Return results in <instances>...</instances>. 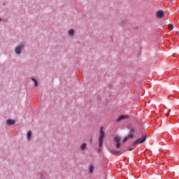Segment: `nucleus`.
<instances>
[{
  "instance_id": "a211bd4d",
  "label": "nucleus",
  "mask_w": 179,
  "mask_h": 179,
  "mask_svg": "<svg viewBox=\"0 0 179 179\" xmlns=\"http://www.w3.org/2000/svg\"><path fill=\"white\" fill-rule=\"evenodd\" d=\"M0 22H1V18H0Z\"/></svg>"
},
{
  "instance_id": "f3484780",
  "label": "nucleus",
  "mask_w": 179,
  "mask_h": 179,
  "mask_svg": "<svg viewBox=\"0 0 179 179\" xmlns=\"http://www.w3.org/2000/svg\"><path fill=\"white\" fill-rule=\"evenodd\" d=\"M131 150H134V148H131L129 149V151H131Z\"/></svg>"
},
{
  "instance_id": "39448f33",
  "label": "nucleus",
  "mask_w": 179,
  "mask_h": 179,
  "mask_svg": "<svg viewBox=\"0 0 179 179\" xmlns=\"http://www.w3.org/2000/svg\"><path fill=\"white\" fill-rule=\"evenodd\" d=\"M110 152L112 155H117V156H120V155H122V153H125V151H117V150H110Z\"/></svg>"
},
{
  "instance_id": "9b49d317",
  "label": "nucleus",
  "mask_w": 179,
  "mask_h": 179,
  "mask_svg": "<svg viewBox=\"0 0 179 179\" xmlns=\"http://www.w3.org/2000/svg\"><path fill=\"white\" fill-rule=\"evenodd\" d=\"M31 80H33L35 87H37L38 86V82L37 81V80H36V78H32Z\"/></svg>"
},
{
  "instance_id": "7ed1b4c3",
  "label": "nucleus",
  "mask_w": 179,
  "mask_h": 179,
  "mask_svg": "<svg viewBox=\"0 0 179 179\" xmlns=\"http://www.w3.org/2000/svg\"><path fill=\"white\" fill-rule=\"evenodd\" d=\"M146 141V135L143 136L141 138H138L135 141H134L133 145H138V143H143Z\"/></svg>"
},
{
  "instance_id": "6e6552de",
  "label": "nucleus",
  "mask_w": 179,
  "mask_h": 179,
  "mask_svg": "<svg viewBox=\"0 0 179 179\" xmlns=\"http://www.w3.org/2000/svg\"><path fill=\"white\" fill-rule=\"evenodd\" d=\"M80 149L82 150H86L87 149V144L86 143H83L81 145H80Z\"/></svg>"
},
{
  "instance_id": "20e7f679",
  "label": "nucleus",
  "mask_w": 179,
  "mask_h": 179,
  "mask_svg": "<svg viewBox=\"0 0 179 179\" xmlns=\"http://www.w3.org/2000/svg\"><path fill=\"white\" fill-rule=\"evenodd\" d=\"M24 47V44H21L20 45L17 46V47L15 48V54H17V55L20 54V52H22V50H23Z\"/></svg>"
},
{
  "instance_id": "2eb2a0df",
  "label": "nucleus",
  "mask_w": 179,
  "mask_h": 179,
  "mask_svg": "<svg viewBox=\"0 0 179 179\" xmlns=\"http://www.w3.org/2000/svg\"><path fill=\"white\" fill-rule=\"evenodd\" d=\"M169 30H173V29H174V26L172 24H169Z\"/></svg>"
},
{
  "instance_id": "0eeeda50",
  "label": "nucleus",
  "mask_w": 179,
  "mask_h": 179,
  "mask_svg": "<svg viewBox=\"0 0 179 179\" xmlns=\"http://www.w3.org/2000/svg\"><path fill=\"white\" fill-rule=\"evenodd\" d=\"M125 118H128V116L127 115H120L117 119V122H120V121H122V120H125Z\"/></svg>"
},
{
  "instance_id": "ddd939ff",
  "label": "nucleus",
  "mask_w": 179,
  "mask_h": 179,
  "mask_svg": "<svg viewBox=\"0 0 179 179\" xmlns=\"http://www.w3.org/2000/svg\"><path fill=\"white\" fill-rule=\"evenodd\" d=\"M31 138V131H29L27 132V139L30 141V138Z\"/></svg>"
},
{
  "instance_id": "dca6fc26",
  "label": "nucleus",
  "mask_w": 179,
  "mask_h": 179,
  "mask_svg": "<svg viewBox=\"0 0 179 179\" xmlns=\"http://www.w3.org/2000/svg\"><path fill=\"white\" fill-rule=\"evenodd\" d=\"M129 138L128 136L124 137V138H123V141H122L123 143H125V142H127V141H128Z\"/></svg>"
},
{
  "instance_id": "f257e3e1",
  "label": "nucleus",
  "mask_w": 179,
  "mask_h": 179,
  "mask_svg": "<svg viewBox=\"0 0 179 179\" xmlns=\"http://www.w3.org/2000/svg\"><path fill=\"white\" fill-rule=\"evenodd\" d=\"M104 131L103 127L100 128V134L99 137V148H103V139H104Z\"/></svg>"
},
{
  "instance_id": "1a4fd4ad",
  "label": "nucleus",
  "mask_w": 179,
  "mask_h": 179,
  "mask_svg": "<svg viewBox=\"0 0 179 179\" xmlns=\"http://www.w3.org/2000/svg\"><path fill=\"white\" fill-rule=\"evenodd\" d=\"M13 124H15V120H13L10 119H8L7 120V125H13Z\"/></svg>"
},
{
  "instance_id": "9d476101",
  "label": "nucleus",
  "mask_w": 179,
  "mask_h": 179,
  "mask_svg": "<svg viewBox=\"0 0 179 179\" xmlns=\"http://www.w3.org/2000/svg\"><path fill=\"white\" fill-rule=\"evenodd\" d=\"M127 137L130 138H134V130L132 129H130V133L128 134Z\"/></svg>"
},
{
  "instance_id": "f03ea898",
  "label": "nucleus",
  "mask_w": 179,
  "mask_h": 179,
  "mask_svg": "<svg viewBox=\"0 0 179 179\" xmlns=\"http://www.w3.org/2000/svg\"><path fill=\"white\" fill-rule=\"evenodd\" d=\"M114 142H115V148L120 149L121 148V138L116 136L114 138Z\"/></svg>"
},
{
  "instance_id": "423d86ee",
  "label": "nucleus",
  "mask_w": 179,
  "mask_h": 179,
  "mask_svg": "<svg viewBox=\"0 0 179 179\" xmlns=\"http://www.w3.org/2000/svg\"><path fill=\"white\" fill-rule=\"evenodd\" d=\"M156 16L158 19H162V17H163V16H164V13L163 12V10H159L157 12Z\"/></svg>"
},
{
  "instance_id": "f8f14e48",
  "label": "nucleus",
  "mask_w": 179,
  "mask_h": 179,
  "mask_svg": "<svg viewBox=\"0 0 179 179\" xmlns=\"http://www.w3.org/2000/svg\"><path fill=\"white\" fill-rule=\"evenodd\" d=\"M93 170H94V166H93V165H90V166H89V171H90V173H93Z\"/></svg>"
},
{
  "instance_id": "4468645a",
  "label": "nucleus",
  "mask_w": 179,
  "mask_h": 179,
  "mask_svg": "<svg viewBox=\"0 0 179 179\" xmlns=\"http://www.w3.org/2000/svg\"><path fill=\"white\" fill-rule=\"evenodd\" d=\"M73 34H75V31L73 29H70L69 31V36H73Z\"/></svg>"
}]
</instances>
